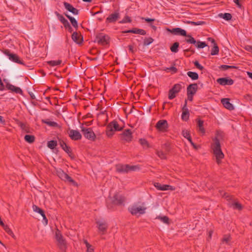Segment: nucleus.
Masks as SVG:
<instances>
[{"mask_svg": "<svg viewBox=\"0 0 252 252\" xmlns=\"http://www.w3.org/2000/svg\"><path fill=\"white\" fill-rule=\"evenodd\" d=\"M62 63V61L60 60H58L57 61H50L47 62V63L52 66H55L60 65Z\"/></svg>", "mask_w": 252, "mask_h": 252, "instance_id": "nucleus-40", "label": "nucleus"}, {"mask_svg": "<svg viewBox=\"0 0 252 252\" xmlns=\"http://www.w3.org/2000/svg\"><path fill=\"white\" fill-rule=\"evenodd\" d=\"M186 23L191 24L193 26H199L203 25L205 24V22L204 21H198V22H193L190 21H188L186 22Z\"/></svg>", "mask_w": 252, "mask_h": 252, "instance_id": "nucleus-45", "label": "nucleus"}, {"mask_svg": "<svg viewBox=\"0 0 252 252\" xmlns=\"http://www.w3.org/2000/svg\"><path fill=\"white\" fill-rule=\"evenodd\" d=\"M42 122L51 126L57 127L58 126L56 122L50 121L48 119L42 120Z\"/></svg>", "mask_w": 252, "mask_h": 252, "instance_id": "nucleus-33", "label": "nucleus"}, {"mask_svg": "<svg viewBox=\"0 0 252 252\" xmlns=\"http://www.w3.org/2000/svg\"><path fill=\"white\" fill-rule=\"evenodd\" d=\"M228 206L230 207H233L235 209H237L238 210H241L242 209V205L239 202L236 201L235 200L231 203H229Z\"/></svg>", "mask_w": 252, "mask_h": 252, "instance_id": "nucleus-25", "label": "nucleus"}, {"mask_svg": "<svg viewBox=\"0 0 252 252\" xmlns=\"http://www.w3.org/2000/svg\"><path fill=\"white\" fill-rule=\"evenodd\" d=\"M63 25L64 28L66 29L67 28H68L69 26H70V24L69 23V22H68L67 20H66V21L64 22V23H63Z\"/></svg>", "mask_w": 252, "mask_h": 252, "instance_id": "nucleus-61", "label": "nucleus"}, {"mask_svg": "<svg viewBox=\"0 0 252 252\" xmlns=\"http://www.w3.org/2000/svg\"><path fill=\"white\" fill-rule=\"evenodd\" d=\"M64 181H67L69 183H72L73 185L76 184V182L73 180L71 177H70L68 174L66 175V177L65 178Z\"/></svg>", "mask_w": 252, "mask_h": 252, "instance_id": "nucleus-56", "label": "nucleus"}, {"mask_svg": "<svg viewBox=\"0 0 252 252\" xmlns=\"http://www.w3.org/2000/svg\"><path fill=\"white\" fill-rule=\"evenodd\" d=\"M132 166H129L128 165H126V166H120L118 167H117V171L120 172H127L128 171H129L130 169H132Z\"/></svg>", "mask_w": 252, "mask_h": 252, "instance_id": "nucleus-27", "label": "nucleus"}, {"mask_svg": "<svg viewBox=\"0 0 252 252\" xmlns=\"http://www.w3.org/2000/svg\"><path fill=\"white\" fill-rule=\"evenodd\" d=\"M176 94H177L175 92H174L173 91H172V90L170 89L169 91L168 98L169 99H172L174 98L176 96Z\"/></svg>", "mask_w": 252, "mask_h": 252, "instance_id": "nucleus-53", "label": "nucleus"}, {"mask_svg": "<svg viewBox=\"0 0 252 252\" xmlns=\"http://www.w3.org/2000/svg\"><path fill=\"white\" fill-rule=\"evenodd\" d=\"M55 14H56L58 19L61 21V23H63L64 22L66 21L67 20L62 15L60 14L57 11H56L55 12Z\"/></svg>", "mask_w": 252, "mask_h": 252, "instance_id": "nucleus-49", "label": "nucleus"}, {"mask_svg": "<svg viewBox=\"0 0 252 252\" xmlns=\"http://www.w3.org/2000/svg\"><path fill=\"white\" fill-rule=\"evenodd\" d=\"M185 36L188 37V38H186L185 39V41L187 43L195 44L196 41L193 37H192V36L191 35L187 34V35H186Z\"/></svg>", "mask_w": 252, "mask_h": 252, "instance_id": "nucleus-32", "label": "nucleus"}, {"mask_svg": "<svg viewBox=\"0 0 252 252\" xmlns=\"http://www.w3.org/2000/svg\"><path fill=\"white\" fill-rule=\"evenodd\" d=\"M182 133L183 136L185 138H187L188 140H189V139H191V137L190 135L189 131V130L185 129L183 130Z\"/></svg>", "mask_w": 252, "mask_h": 252, "instance_id": "nucleus-50", "label": "nucleus"}, {"mask_svg": "<svg viewBox=\"0 0 252 252\" xmlns=\"http://www.w3.org/2000/svg\"><path fill=\"white\" fill-rule=\"evenodd\" d=\"M72 40L77 44L82 43L83 41L82 37L79 35L77 32H73L71 36Z\"/></svg>", "mask_w": 252, "mask_h": 252, "instance_id": "nucleus-24", "label": "nucleus"}, {"mask_svg": "<svg viewBox=\"0 0 252 252\" xmlns=\"http://www.w3.org/2000/svg\"><path fill=\"white\" fill-rule=\"evenodd\" d=\"M154 186L158 190H174L175 189V188L173 186L168 185H161L159 183H155L154 184Z\"/></svg>", "mask_w": 252, "mask_h": 252, "instance_id": "nucleus-15", "label": "nucleus"}, {"mask_svg": "<svg viewBox=\"0 0 252 252\" xmlns=\"http://www.w3.org/2000/svg\"><path fill=\"white\" fill-rule=\"evenodd\" d=\"M142 19H144L145 21H146L148 23L153 22L155 21L154 19H151L149 18H142Z\"/></svg>", "mask_w": 252, "mask_h": 252, "instance_id": "nucleus-62", "label": "nucleus"}, {"mask_svg": "<svg viewBox=\"0 0 252 252\" xmlns=\"http://www.w3.org/2000/svg\"><path fill=\"white\" fill-rule=\"evenodd\" d=\"M194 94H189V93H187V95H188V99L190 101H192L193 100V96Z\"/></svg>", "mask_w": 252, "mask_h": 252, "instance_id": "nucleus-60", "label": "nucleus"}, {"mask_svg": "<svg viewBox=\"0 0 252 252\" xmlns=\"http://www.w3.org/2000/svg\"><path fill=\"white\" fill-rule=\"evenodd\" d=\"M162 149L165 150V152L168 153L170 150L169 144L166 143L162 145Z\"/></svg>", "mask_w": 252, "mask_h": 252, "instance_id": "nucleus-55", "label": "nucleus"}, {"mask_svg": "<svg viewBox=\"0 0 252 252\" xmlns=\"http://www.w3.org/2000/svg\"><path fill=\"white\" fill-rule=\"evenodd\" d=\"M19 126L21 127V128L22 129L26 130V126L25 124H24L23 123H20L19 124Z\"/></svg>", "mask_w": 252, "mask_h": 252, "instance_id": "nucleus-63", "label": "nucleus"}, {"mask_svg": "<svg viewBox=\"0 0 252 252\" xmlns=\"http://www.w3.org/2000/svg\"><path fill=\"white\" fill-rule=\"evenodd\" d=\"M24 139L29 143H32L35 141V137L32 135H26Z\"/></svg>", "mask_w": 252, "mask_h": 252, "instance_id": "nucleus-30", "label": "nucleus"}, {"mask_svg": "<svg viewBox=\"0 0 252 252\" xmlns=\"http://www.w3.org/2000/svg\"><path fill=\"white\" fill-rule=\"evenodd\" d=\"M65 16L70 20L72 25L75 28H78V23L75 19L67 14H65Z\"/></svg>", "mask_w": 252, "mask_h": 252, "instance_id": "nucleus-28", "label": "nucleus"}, {"mask_svg": "<svg viewBox=\"0 0 252 252\" xmlns=\"http://www.w3.org/2000/svg\"><path fill=\"white\" fill-rule=\"evenodd\" d=\"M81 131L84 136L91 141H94L95 139V134L91 128H87L83 126L81 127Z\"/></svg>", "mask_w": 252, "mask_h": 252, "instance_id": "nucleus-5", "label": "nucleus"}, {"mask_svg": "<svg viewBox=\"0 0 252 252\" xmlns=\"http://www.w3.org/2000/svg\"><path fill=\"white\" fill-rule=\"evenodd\" d=\"M6 87L8 90H11V91L16 94H19L21 95L23 94V91L19 87H16L12 84H10V83H7L6 85Z\"/></svg>", "mask_w": 252, "mask_h": 252, "instance_id": "nucleus-19", "label": "nucleus"}, {"mask_svg": "<svg viewBox=\"0 0 252 252\" xmlns=\"http://www.w3.org/2000/svg\"><path fill=\"white\" fill-rule=\"evenodd\" d=\"M169 31L175 35H180L183 36L187 35V32L185 30L180 28H173Z\"/></svg>", "mask_w": 252, "mask_h": 252, "instance_id": "nucleus-20", "label": "nucleus"}, {"mask_svg": "<svg viewBox=\"0 0 252 252\" xmlns=\"http://www.w3.org/2000/svg\"><path fill=\"white\" fill-rule=\"evenodd\" d=\"M166 152H163L161 151H157L156 154L158 156L162 159H164L166 158Z\"/></svg>", "mask_w": 252, "mask_h": 252, "instance_id": "nucleus-44", "label": "nucleus"}, {"mask_svg": "<svg viewBox=\"0 0 252 252\" xmlns=\"http://www.w3.org/2000/svg\"><path fill=\"white\" fill-rule=\"evenodd\" d=\"M167 69L173 71L174 73H176L178 70L177 68L174 66H171L169 68H167Z\"/></svg>", "mask_w": 252, "mask_h": 252, "instance_id": "nucleus-58", "label": "nucleus"}, {"mask_svg": "<svg viewBox=\"0 0 252 252\" xmlns=\"http://www.w3.org/2000/svg\"><path fill=\"white\" fill-rule=\"evenodd\" d=\"M219 68L220 69H221L222 70H226L229 69L237 68V67H236L235 66H233V65H228L223 64V65H221L219 67Z\"/></svg>", "mask_w": 252, "mask_h": 252, "instance_id": "nucleus-43", "label": "nucleus"}, {"mask_svg": "<svg viewBox=\"0 0 252 252\" xmlns=\"http://www.w3.org/2000/svg\"><path fill=\"white\" fill-rule=\"evenodd\" d=\"M109 39L108 35L103 33H99L96 35L95 42H97L99 44L105 45L108 44Z\"/></svg>", "mask_w": 252, "mask_h": 252, "instance_id": "nucleus-6", "label": "nucleus"}, {"mask_svg": "<svg viewBox=\"0 0 252 252\" xmlns=\"http://www.w3.org/2000/svg\"><path fill=\"white\" fill-rule=\"evenodd\" d=\"M57 175L62 180H64L65 178L66 177L67 174L62 169H60L57 171Z\"/></svg>", "mask_w": 252, "mask_h": 252, "instance_id": "nucleus-37", "label": "nucleus"}, {"mask_svg": "<svg viewBox=\"0 0 252 252\" xmlns=\"http://www.w3.org/2000/svg\"><path fill=\"white\" fill-rule=\"evenodd\" d=\"M63 5L64 7L69 12L72 13L74 15H77L79 13V10L74 8L71 4L67 2H64Z\"/></svg>", "mask_w": 252, "mask_h": 252, "instance_id": "nucleus-21", "label": "nucleus"}, {"mask_svg": "<svg viewBox=\"0 0 252 252\" xmlns=\"http://www.w3.org/2000/svg\"><path fill=\"white\" fill-rule=\"evenodd\" d=\"M221 103L223 106L229 110L234 109L233 105L230 102V99L228 98H224L221 99Z\"/></svg>", "mask_w": 252, "mask_h": 252, "instance_id": "nucleus-18", "label": "nucleus"}, {"mask_svg": "<svg viewBox=\"0 0 252 252\" xmlns=\"http://www.w3.org/2000/svg\"><path fill=\"white\" fill-rule=\"evenodd\" d=\"M55 238L58 242L57 245L59 249L63 252L66 251L67 246L66 242L59 229H57L55 232Z\"/></svg>", "mask_w": 252, "mask_h": 252, "instance_id": "nucleus-4", "label": "nucleus"}, {"mask_svg": "<svg viewBox=\"0 0 252 252\" xmlns=\"http://www.w3.org/2000/svg\"><path fill=\"white\" fill-rule=\"evenodd\" d=\"M195 45L196 47L198 48H203L207 46L205 42H202L200 41H196Z\"/></svg>", "mask_w": 252, "mask_h": 252, "instance_id": "nucleus-48", "label": "nucleus"}, {"mask_svg": "<svg viewBox=\"0 0 252 252\" xmlns=\"http://www.w3.org/2000/svg\"><path fill=\"white\" fill-rule=\"evenodd\" d=\"M120 136L122 140L127 142L131 141L132 139V132L129 129L125 130Z\"/></svg>", "mask_w": 252, "mask_h": 252, "instance_id": "nucleus-12", "label": "nucleus"}, {"mask_svg": "<svg viewBox=\"0 0 252 252\" xmlns=\"http://www.w3.org/2000/svg\"><path fill=\"white\" fill-rule=\"evenodd\" d=\"M231 238L230 235H224L222 238L221 241L222 243L229 244V242L231 241Z\"/></svg>", "mask_w": 252, "mask_h": 252, "instance_id": "nucleus-39", "label": "nucleus"}, {"mask_svg": "<svg viewBox=\"0 0 252 252\" xmlns=\"http://www.w3.org/2000/svg\"><path fill=\"white\" fill-rule=\"evenodd\" d=\"M156 219L160 220L161 221L166 224H169V219L167 216H158L156 218Z\"/></svg>", "mask_w": 252, "mask_h": 252, "instance_id": "nucleus-46", "label": "nucleus"}, {"mask_svg": "<svg viewBox=\"0 0 252 252\" xmlns=\"http://www.w3.org/2000/svg\"><path fill=\"white\" fill-rule=\"evenodd\" d=\"M234 2L235 3L238 7L241 8L242 7V4L240 3L239 0H233Z\"/></svg>", "mask_w": 252, "mask_h": 252, "instance_id": "nucleus-64", "label": "nucleus"}, {"mask_svg": "<svg viewBox=\"0 0 252 252\" xmlns=\"http://www.w3.org/2000/svg\"><path fill=\"white\" fill-rule=\"evenodd\" d=\"M194 64L196 68H197L198 69H199L201 70H202L204 69V67L203 66H202L201 64H200L199 62L197 61H196L194 62Z\"/></svg>", "mask_w": 252, "mask_h": 252, "instance_id": "nucleus-57", "label": "nucleus"}, {"mask_svg": "<svg viewBox=\"0 0 252 252\" xmlns=\"http://www.w3.org/2000/svg\"><path fill=\"white\" fill-rule=\"evenodd\" d=\"M154 41V39L152 37H146L144 39L143 45L147 46L150 45Z\"/></svg>", "mask_w": 252, "mask_h": 252, "instance_id": "nucleus-47", "label": "nucleus"}, {"mask_svg": "<svg viewBox=\"0 0 252 252\" xmlns=\"http://www.w3.org/2000/svg\"><path fill=\"white\" fill-rule=\"evenodd\" d=\"M139 142L141 144V145L143 146L144 148H148L149 147V144L146 139H140L139 140Z\"/></svg>", "mask_w": 252, "mask_h": 252, "instance_id": "nucleus-52", "label": "nucleus"}, {"mask_svg": "<svg viewBox=\"0 0 252 252\" xmlns=\"http://www.w3.org/2000/svg\"><path fill=\"white\" fill-rule=\"evenodd\" d=\"M122 33H132L135 34H139L141 35H145L146 34V32L145 30L143 29H138L137 28H134L132 29L131 30H127L123 31Z\"/></svg>", "mask_w": 252, "mask_h": 252, "instance_id": "nucleus-17", "label": "nucleus"}, {"mask_svg": "<svg viewBox=\"0 0 252 252\" xmlns=\"http://www.w3.org/2000/svg\"><path fill=\"white\" fill-rule=\"evenodd\" d=\"M220 133H217L216 136L213 139V143L211 144V148L213 154L216 157V162L218 164H220L221 159L224 157V155L221 149L220 144L219 140Z\"/></svg>", "mask_w": 252, "mask_h": 252, "instance_id": "nucleus-1", "label": "nucleus"}, {"mask_svg": "<svg viewBox=\"0 0 252 252\" xmlns=\"http://www.w3.org/2000/svg\"><path fill=\"white\" fill-rule=\"evenodd\" d=\"M2 227L4 229V230L6 232V233L9 234V235L11 236L12 237H14L15 235L14 233H13L11 229L9 227V226L7 225L4 224V225H2Z\"/></svg>", "mask_w": 252, "mask_h": 252, "instance_id": "nucleus-34", "label": "nucleus"}, {"mask_svg": "<svg viewBox=\"0 0 252 252\" xmlns=\"http://www.w3.org/2000/svg\"><path fill=\"white\" fill-rule=\"evenodd\" d=\"M68 134L71 139L74 141L80 140L82 138V135L79 131L74 129H69Z\"/></svg>", "mask_w": 252, "mask_h": 252, "instance_id": "nucleus-11", "label": "nucleus"}, {"mask_svg": "<svg viewBox=\"0 0 252 252\" xmlns=\"http://www.w3.org/2000/svg\"><path fill=\"white\" fill-rule=\"evenodd\" d=\"M146 209V208L144 207L133 205L128 208V211L132 215H136L138 214L142 215L145 213Z\"/></svg>", "mask_w": 252, "mask_h": 252, "instance_id": "nucleus-7", "label": "nucleus"}, {"mask_svg": "<svg viewBox=\"0 0 252 252\" xmlns=\"http://www.w3.org/2000/svg\"><path fill=\"white\" fill-rule=\"evenodd\" d=\"M83 242H84V244L86 245L87 249L92 247V246L88 243V242L87 241V240H84Z\"/></svg>", "mask_w": 252, "mask_h": 252, "instance_id": "nucleus-59", "label": "nucleus"}, {"mask_svg": "<svg viewBox=\"0 0 252 252\" xmlns=\"http://www.w3.org/2000/svg\"><path fill=\"white\" fill-rule=\"evenodd\" d=\"M187 75L192 80H197L198 79V74L196 72H192V71H188L187 72Z\"/></svg>", "mask_w": 252, "mask_h": 252, "instance_id": "nucleus-31", "label": "nucleus"}, {"mask_svg": "<svg viewBox=\"0 0 252 252\" xmlns=\"http://www.w3.org/2000/svg\"><path fill=\"white\" fill-rule=\"evenodd\" d=\"M156 127L159 131L162 132L167 131L168 128L167 121L165 120H160L158 121L156 124Z\"/></svg>", "mask_w": 252, "mask_h": 252, "instance_id": "nucleus-8", "label": "nucleus"}, {"mask_svg": "<svg viewBox=\"0 0 252 252\" xmlns=\"http://www.w3.org/2000/svg\"><path fill=\"white\" fill-rule=\"evenodd\" d=\"M59 143L62 149L66 152L68 156L72 158H74L70 147L68 146L65 142L62 139L59 140Z\"/></svg>", "mask_w": 252, "mask_h": 252, "instance_id": "nucleus-9", "label": "nucleus"}, {"mask_svg": "<svg viewBox=\"0 0 252 252\" xmlns=\"http://www.w3.org/2000/svg\"><path fill=\"white\" fill-rule=\"evenodd\" d=\"M123 127L120 126L117 121L114 120L109 123L106 126V134L108 137H111L115 131H121Z\"/></svg>", "mask_w": 252, "mask_h": 252, "instance_id": "nucleus-3", "label": "nucleus"}, {"mask_svg": "<svg viewBox=\"0 0 252 252\" xmlns=\"http://www.w3.org/2000/svg\"><path fill=\"white\" fill-rule=\"evenodd\" d=\"M219 48L217 43H215L212 49L211 54V55H216L219 54Z\"/></svg>", "mask_w": 252, "mask_h": 252, "instance_id": "nucleus-35", "label": "nucleus"}, {"mask_svg": "<svg viewBox=\"0 0 252 252\" xmlns=\"http://www.w3.org/2000/svg\"><path fill=\"white\" fill-rule=\"evenodd\" d=\"M32 209L34 212H36L40 214V215L43 214V213L44 212L42 209H41V208H40L39 207H38L37 206H36L35 205H33Z\"/></svg>", "mask_w": 252, "mask_h": 252, "instance_id": "nucleus-51", "label": "nucleus"}, {"mask_svg": "<svg viewBox=\"0 0 252 252\" xmlns=\"http://www.w3.org/2000/svg\"><path fill=\"white\" fill-rule=\"evenodd\" d=\"M120 18V13L118 11H115L111 14L106 19V23H115Z\"/></svg>", "mask_w": 252, "mask_h": 252, "instance_id": "nucleus-13", "label": "nucleus"}, {"mask_svg": "<svg viewBox=\"0 0 252 252\" xmlns=\"http://www.w3.org/2000/svg\"><path fill=\"white\" fill-rule=\"evenodd\" d=\"M198 86L196 83L189 85L187 89V93L190 94H195L197 91Z\"/></svg>", "mask_w": 252, "mask_h": 252, "instance_id": "nucleus-22", "label": "nucleus"}, {"mask_svg": "<svg viewBox=\"0 0 252 252\" xmlns=\"http://www.w3.org/2000/svg\"><path fill=\"white\" fill-rule=\"evenodd\" d=\"M223 197L228 202V204L230 203H232L233 202H234L235 200V198L233 195H230L227 193H225L224 194Z\"/></svg>", "mask_w": 252, "mask_h": 252, "instance_id": "nucleus-29", "label": "nucleus"}, {"mask_svg": "<svg viewBox=\"0 0 252 252\" xmlns=\"http://www.w3.org/2000/svg\"><path fill=\"white\" fill-rule=\"evenodd\" d=\"M57 145V142L55 140H51L48 142L47 146L51 149H54Z\"/></svg>", "mask_w": 252, "mask_h": 252, "instance_id": "nucleus-38", "label": "nucleus"}, {"mask_svg": "<svg viewBox=\"0 0 252 252\" xmlns=\"http://www.w3.org/2000/svg\"><path fill=\"white\" fill-rule=\"evenodd\" d=\"M110 202L108 201L107 202V207L109 209H113V205H124L126 198L119 193H116L112 197L110 198Z\"/></svg>", "mask_w": 252, "mask_h": 252, "instance_id": "nucleus-2", "label": "nucleus"}, {"mask_svg": "<svg viewBox=\"0 0 252 252\" xmlns=\"http://www.w3.org/2000/svg\"><path fill=\"white\" fill-rule=\"evenodd\" d=\"M182 86L181 84H176L173 86V87L171 89L172 90V91H173L176 94H178L179 92H180Z\"/></svg>", "mask_w": 252, "mask_h": 252, "instance_id": "nucleus-42", "label": "nucleus"}, {"mask_svg": "<svg viewBox=\"0 0 252 252\" xmlns=\"http://www.w3.org/2000/svg\"><path fill=\"white\" fill-rule=\"evenodd\" d=\"M131 22V20L130 17L128 16H126L124 19L120 22V23H130Z\"/></svg>", "mask_w": 252, "mask_h": 252, "instance_id": "nucleus-54", "label": "nucleus"}, {"mask_svg": "<svg viewBox=\"0 0 252 252\" xmlns=\"http://www.w3.org/2000/svg\"><path fill=\"white\" fill-rule=\"evenodd\" d=\"M95 223L97 225L99 232L102 234H105L108 227L107 223L105 221H102L99 220L96 221Z\"/></svg>", "mask_w": 252, "mask_h": 252, "instance_id": "nucleus-10", "label": "nucleus"}, {"mask_svg": "<svg viewBox=\"0 0 252 252\" xmlns=\"http://www.w3.org/2000/svg\"><path fill=\"white\" fill-rule=\"evenodd\" d=\"M179 46V43L178 42H176L171 46L170 50L171 52L173 53H177L178 51V47Z\"/></svg>", "mask_w": 252, "mask_h": 252, "instance_id": "nucleus-41", "label": "nucleus"}, {"mask_svg": "<svg viewBox=\"0 0 252 252\" xmlns=\"http://www.w3.org/2000/svg\"><path fill=\"white\" fill-rule=\"evenodd\" d=\"M204 121L201 120H198L197 121V125L198 126V131L202 134H204L205 133V129L203 127Z\"/></svg>", "mask_w": 252, "mask_h": 252, "instance_id": "nucleus-26", "label": "nucleus"}, {"mask_svg": "<svg viewBox=\"0 0 252 252\" xmlns=\"http://www.w3.org/2000/svg\"><path fill=\"white\" fill-rule=\"evenodd\" d=\"M182 119L184 121H187L189 119V113L187 108V100H185V104L182 108Z\"/></svg>", "mask_w": 252, "mask_h": 252, "instance_id": "nucleus-14", "label": "nucleus"}, {"mask_svg": "<svg viewBox=\"0 0 252 252\" xmlns=\"http://www.w3.org/2000/svg\"><path fill=\"white\" fill-rule=\"evenodd\" d=\"M217 82L221 85H231L234 83L232 79L228 78H220L217 80Z\"/></svg>", "mask_w": 252, "mask_h": 252, "instance_id": "nucleus-16", "label": "nucleus"}, {"mask_svg": "<svg viewBox=\"0 0 252 252\" xmlns=\"http://www.w3.org/2000/svg\"><path fill=\"white\" fill-rule=\"evenodd\" d=\"M9 59L13 62L20 64H24L23 61L20 59L19 56L15 54H12V55H10Z\"/></svg>", "mask_w": 252, "mask_h": 252, "instance_id": "nucleus-23", "label": "nucleus"}, {"mask_svg": "<svg viewBox=\"0 0 252 252\" xmlns=\"http://www.w3.org/2000/svg\"><path fill=\"white\" fill-rule=\"evenodd\" d=\"M219 16L227 21L230 20L232 19L231 14L228 13H220L219 14Z\"/></svg>", "mask_w": 252, "mask_h": 252, "instance_id": "nucleus-36", "label": "nucleus"}]
</instances>
